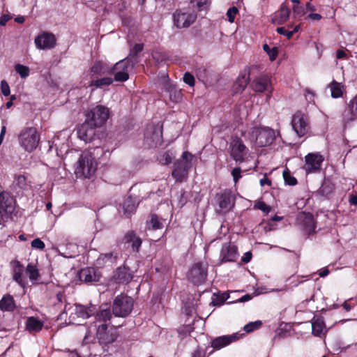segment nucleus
Listing matches in <instances>:
<instances>
[{
	"mask_svg": "<svg viewBox=\"0 0 357 357\" xmlns=\"http://www.w3.org/2000/svg\"><path fill=\"white\" fill-rule=\"evenodd\" d=\"M331 90V96L333 98H338L342 96L344 86L340 82L333 80L328 86Z\"/></svg>",
	"mask_w": 357,
	"mask_h": 357,
	"instance_id": "32",
	"label": "nucleus"
},
{
	"mask_svg": "<svg viewBox=\"0 0 357 357\" xmlns=\"http://www.w3.org/2000/svg\"><path fill=\"white\" fill-rule=\"evenodd\" d=\"M96 337L101 344H109L114 342L117 336V330L112 325L106 323L100 324L97 326Z\"/></svg>",
	"mask_w": 357,
	"mask_h": 357,
	"instance_id": "7",
	"label": "nucleus"
},
{
	"mask_svg": "<svg viewBox=\"0 0 357 357\" xmlns=\"http://www.w3.org/2000/svg\"><path fill=\"white\" fill-rule=\"evenodd\" d=\"M294 13L296 16L301 17L305 14V8L299 5L294 6L293 8Z\"/></svg>",
	"mask_w": 357,
	"mask_h": 357,
	"instance_id": "55",
	"label": "nucleus"
},
{
	"mask_svg": "<svg viewBox=\"0 0 357 357\" xmlns=\"http://www.w3.org/2000/svg\"><path fill=\"white\" fill-rule=\"evenodd\" d=\"M229 296L227 294H222L221 296H218L216 301H213V303L214 305H221L222 304L227 298Z\"/></svg>",
	"mask_w": 357,
	"mask_h": 357,
	"instance_id": "56",
	"label": "nucleus"
},
{
	"mask_svg": "<svg viewBox=\"0 0 357 357\" xmlns=\"http://www.w3.org/2000/svg\"><path fill=\"white\" fill-rule=\"evenodd\" d=\"M239 338L240 336L237 333L220 336L213 339L211 341V345L214 349L218 350L229 345Z\"/></svg>",
	"mask_w": 357,
	"mask_h": 357,
	"instance_id": "18",
	"label": "nucleus"
},
{
	"mask_svg": "<svg viewBox=\"0 0 357 357\" xmlns=\"http://www.w3.org/2000/svg\"><path fill=\"white\" fill-rule=\"evenodd\" d=\"M183 81L185 84H188L190 86H193L195 85V78L194 76L190 73H185L183 75Z\"/></svg>",
	"mask_w": 357,
	"mask_h": 357,
	"instance_id": "52",
	"label": "nucleus"
},
{
	"mask_svg": "<svg viewBox=\"0 0 357 357\" xmlns=\"http://www.w3.org/2000/svg\"><path fill=\"white\" fill-rule=\"evenodd\" d=\"M31 247L35 249L43 250L45 243L40 238H37L31 241Z\"/></svg>",
	"mask_w": 357,
	"mask_h": 357,
	"instance_id": "53",
	"label": "nucleus"
},
{
	"mask_svg": "<svg viewBox=\"0 0 357 357\" xmlns=\"http://www.w3.org/2000/svg\"><path fill=\"white\" fill-rule=\"evenodd\" d=\"M134 300L126 295L117 296L113 303L112 311L116 317H125L132 310Z\"/></svg>",
	"mask_w": 357,
	"mask_h": 357,
	"instance_id": "5",
	"label": "nucleus"
},
{
	"mask_svg": "<svg viewBox=\"0 0 357 357\" xmlns=\"http://www.w3.org/2000/svg\"><path fill=\"white\" fill-rule=\"evenodd\" d=\"M35 44L40 50L52 49L56 44V40L54 34L43 32L35 38Z\"/></svg>",
	"mask_w": 357,
	"mask_h": 357,
	"instance_id": "15",
	"label": "nucleus"
},
{
	"mask_svg": "<svg viewBox=\"0 0 357 357\" xmlns=\"http://www.w3.org/2000/svg\"><path fill=\"white\" fill-rule=\"evenodd\" d=\"M237 13L238 9L236 6H232L227 10L226 15L229 22L232 23L234 22L235 16Z\"/></svg>",
	"mask_w": 357,
	"mask_h": 357,
	"instance_id": "47",
	"label": "nucleus"
},
{
	"mask_svg": "<svg viewBox=\"0 0 357 357\" xmlns=\"http://www.w3.org/2000/svg\"><path fill=\"white\" fill-rule=\"evenodd\" d=\"M113 82V79L111 77H104L102 79L92 81L91 85L96 87H101L102 86L110 85Z\"/></svg>",
	"mask_w": 357,
	"mask_h": 357,
	"instance_id": "40",
	"label": "nucleus"
},
{
	"mask_svg": "<svg viewBox=\"0 0 357 357\" xmlns=\"http://www.w3.org/2000/svg\"><path fill=\"white\" fill-rule=\"evenodd\" d=\"M251 87L256 92L271 91V84L269 77L267 75H261L257 77L251 82Z\"/></svg>",
	"mask_w": 357,
	"mask_h": 357,
	"instance_id": "19",
	"label": "nucleus"
},
{
	"mask_svg": "<svg viewBox=\"0 0 357 357\" xmlns=\"http://www.w3.org/2000/svg\"><path fill=\"white\" fill-rule=\"evenodd\" d=\"M221 261H234L238 257L237 247L231 243H225L220 252Z\"/></svg>",
	"mask_w": 357,
	"mask_h": 357,
	"instance_id": "17",
	"label": "nucleus"
},
{
	"mask_svg": "<svg viewBox=\"0 0 357 357\" xmlns=\"http://www.w3.org/2000/svg\"><path fill=\"white\" fill-rule=\"evenodd\" d=\"M114 277L119 283L128 282L131 280V276L126 268H119Z\"/></svg>",
	"mask_w": 357,
	"mask_h": 357,
	"instance_id": "33",
	"label": "nucleus"
},
{
	"mask_svg": "<svg viewBox=\"0 0 357 357\" xmlns=\"http://www.w3.org/2000/svg\"><path fill=\"white\" fill-rule=\"evenodd\" d=\"M126 238L128 242L132 243V248L136 251H138L142 244L141 239L139 237L136 236V235L133 232L128 233L126 236Z\"/></svg>",
	"mask_w": 357,
	"mask_h": 357,
	"instance_id": "36",
	"label": "nucleus"
},
{
	"mask_svg": "<svg viewBox=\"0 0 357 357\" xmlns=\"http://www.w3.org/2000/svg\"><path fill=\"white\" fill-rule=\"evenodd\" d=\"M1 92L5 96H8L10 94V87L8 84L5 81L1 82Z\"/></svg>",
	"mask_w": 357,
	"mask_h": 357,
	"instance_id": "54",
	"label": "nucleus"
},
{
	"mask_svg": "<svg viewBox=\"0 0 357 357\" xmlns=\"http://www.w3.org/2000/svg\"><path fill=\"white\" fill-rule=\"evenodd\" d=\"M16 307L13 297L10 294L4 295L0 300V310L2 311H13Z\"/></svg>",
	"mask_w": 357,
	"mask_h": 357,
	"instance_id": "29",
	"label": "nucleus"
},
{
	"mask_svg": "<svg viewBox=\"0 0 357 357\" xmlns=\"http://www.w3.org/2000/svg\"><path fill=\"white\" fill-rule=\"evenodd\" d=\"M249 79V73L246 70L242 72L236 78L233 85L234 91L235 93L242 92L247 86Z\"/></svg>",
	"mask_w": 357,
	"mask_h": 357,
	"instance_id": "25",
	"label": "nucleus"
},
{
	"mask_svg": "<svg viewBox=\"0 0 357 357\" xmlns=\"http://www.w3.org/2000/svg\"><path fill=\"white\" fill-rule=\"evenodd\" d=\"M257 208L264 212L268 213L271 211L270 206L266 205L264 202H260L257 204Z\"/></svg>",
	"mask_w": 357,
	"mask_h": 357,
	"instance_id": "59",
	"label": "nucleus"
},
{
	"mask_svg": "<svg viewBox=\"0 0 357 357\" xmlns=\"http://www.w3.org/2000/svg\"><path fill=\"white\" fill-rule=\"evenodd\" d=\"M124 213L127 215H130L135 210V206L133 204L130 199H128L125 202L123 205Z\"/></svg>",
	"mask_w": 357,
	"mask_h": 357,
	"instance_id": "46",
	"label": "nucleus"
},
{
	"mask_svg": "<svg viewBox=\"0 0 357 357\" xmlns=\"http://www.w3.org/2000/svg\"><path fill=\"white\" fill-rule=\"evenodd\" d=\"M112 318V313L109 308L101 309L96 316V322L100 324L105 323Z\"/></svg>",
	"mask_w": 357,
	"mask_h": 357,
	"instance_id": "35",
	"label": "nucleus"
},
{
	"mask_svg": "<svg viewBox=\"0 0 357 357\" xmlns=\"http://www.w3.org/2000/svg\"><path fill=\"white\" fill-rule=\"evenodd\" d=\"M150 224L151 225L153 229H158L162 228V223L158 219L156 215H152L150 220Z\"/></svg>",
	"mask_w": 357,
	"mask_h": 357,
	"instance_id": "48",
	"label": "nucleus"
},
{
	"mask_svg": "<svg viewBox=\"0 0 357 357\" xmlns=\"http://www.w3.org/2000/svg\"><path fill=\"white\" fill-rule=\"evenodd\" d=\"M15 181L20 188H24L26 186V177L24 175L16 176Z\"/></svg>",
	"mask_w": 357,
	"mask_h": 357,
	"instance_id": "51",
	"label": "nucleus"
},
{
	"mask_svg": "<svg viewBox=\"0 0 357 357\" xmlns=\"http://www.w3.org/2000/svg\"><path fill=\"white\" fill-rule=\"evenodd\" d=\"M130 67V61L128 59H123L114 66L109 70V73L114 75V80L116 82H125L128 79V71Z\"/></svg>",
	"mask_w": 357,
	"mask_h": 357,
	"instance_id": "10",
	"label": "nucleus"
},
{
	"mask_svg": "<svg viewBox=\"0 0 357 357\" xmlns=\"http://www.w3.org/2000/svg\"><path fill=\"white\" fill-rule=\"evenodd\" d=\"M109 116V109L103 105L93 107L87 115V121L93 127H100L105 123Z\"/></svg>",
	"mask_w": 357,
	"mask_h": 357,
	"instance_id": "6",
	"label": "nucleus"
},
{
	"mask_svg": "<svg viewBox=\"0 0 357 357\" xmlns=\"http://www.w3.org/2000/svg\"><path fill=\"white\" fill-rule=\"evenodd\" d=\"M208 273V264L206 262L199 261L195 263L188 273V279L196 285L204 283Z\"/></svg>",
	"mask_w": 357,
	"mask_h": 357,
	"instance_id": "8",
	"label": "nucleus"
},
{
	"mask_svg": "<svg viewBox=\"0 0 357 357\" xmlns=\"http://www.w3.org/2000/svg\"><path fill=\"white\" fill-rule=\"evenodd\" d=\"M117 258V255L114 252L101 254L96 261V265L98 267H103L114 264Z\"/></svg>",
	"mask_w": 357,
	"mask_h": 357,
	"instance_id": "26",
	"label": "nucleus"
},
{
	"mask_svg": "<svg viewBox=\"0 0 357 357\" xmlns=\"http://www.w3.org/2000/svg\"><path fill=\"white\" fill-rule=\"evenodd\" d=\"M2 127H1V132H0V145L1 144L3 140V137H4V135L6 134V120H3L2 121Z\"/></svg>",
	"mask_w": 357,
	"mask_h": 357,
	"instance_id": "58",
	"label": "nucleus"
},
{
	"mask_svg": "<svg viewBox=\"0 0 357 357\" xmlns=\"http://www.w3.org/2000/svg\"><path fill=\"white\" fill-rule=\"evenodd\" d=\"M230 155L237 162H243L248 153V149L240 138L231 140L229 145Z\"/></svg>",
	"mask_w": 357,
	"mask_h": 357,
	"instance_id": "11",
	"label": "nucleus"
},
{
	"mask_svg": "<svg viewBox=\"0 0 357 357\" xmlns=\"http://www.w3.org/2000/svg\"><path fill=\"white\" fill-rule=\"evenodd\" d=\"M172 158V153L169 151H166L159 156L158 160L162 165H168L171 163Z\"/></svg>",
	"mask_w": 357,
	"mask_h": 357,
	"instance_id": "44",
	"label": "nucleus"
},
{
	"mask_svg": "<svg viewBox=\"0 0 357 357\" xmlns=\"http://www.w3.org/2000/svg\"><path fill=\"white\" fill-rule=\"evenodd\" d=\"M165 91L169 93V99L172 102H178L181 100V92L180 90L177 89L174 85L167 83L165 84Z\"/></svg>",
	"mask_w": 357,
	"mask_h": 357,
	"instance_id": "30",
	"label": "nucleus"
},
{
	"mask_svg": "<svg viewBox=\"0 0 357 357\" xmlns=\"http://www.w3.org/2000/svg\"><path fill=\"white\" fill-rule=\"evenodd\" d=\"M14 199L6 192L0 193V215L1 216L11 214L15 210Z\"/></svg>",
	"mask_w": 357,
	"mask_h": 357,
	"instance_id": "16",
	"label": "nucleus"
},
{
	"mask_svg": "<svg viewBox=\"0 0 357 357\" xmlns=\"http://www.w3.org/2000/svg\"><path fill=\"white\" fill-rule=\"evenodd\" d=\"M261 325V321H256L254 322H250L249 324H246L243 329L246 333H250L253 331L254 330L259 328Z\"/></svg>",
	"mask_w": 357,
	"mask_h": 357,
	"instance_id": "45",
	"label": "nucleus"
},
{
	"mask_svg": "<svg viewBox=\"0 0 357 357\" xmlns=\"http://www.w3.org/2000/svg\"><path fill=\"white\" fill-rule=\"evenodd\" d=\"M283 176H284V181L287 184H288L289 185H294L296 184V183H297L296 179L294 177L291 176L288 172L284 171Z\"/></svg>",
	"mask_w": 357,
	"mask_h": 357,
	"instance_id": "50",
	"label": "nucleus"
},
{
	"mask_svg": "<svg viewBox=\"0 0 357 357\" xmlns=\"http://www.w3.org/2000/svg\"><path fill=\"white\" fill-rule=\"evenodd\" d=\"M192 357H204V355L200 350L197 349L192 353Z\"/></svg>",
	"mask_w": 357,
	"mask_h": 357,
	"instance_id": "64",
	"label": "nucleus"
},
{
	"mask_svg": "<svg viewBox=\"0 0 357 357\" xmlns=\"http://www.w3.org/2000/svg\"><path fill=\"white\" fill-rule=\"evenodd\" d=\"M21 146L26 151L36 149L40 141V136L34 127H28L23 129L18 135Z\"/></svg>",
	"mask_w": 357,
	"mask_h": 357,
	"instance_id": "4",
	"label": "nucleus"
},
{
	"mask_svg": "<svg viewBox=\"0 0 357 357\" xmlns=\"http://www.w3.org/2000/svg\"><path fill=\"white\" fill-rule=\"evenodd\" d=\"M94 128L88 121L83 123L77 130L79 138L86 142L91 141L95 134Z\"/></svg>",
	"mask_w": 357,
	"mask_h": 357,
	"instance_id": "22",
	"label": "nucleus"
},
{
	"mask_svg": "<svg viewBox=\"0 0 357 357\" xmlns=\"http://www.w3.org/2000/svg\"><path fill=\"white\" fill-rule=\"evenodd\" d=\"M234 205V200L231 192L229 190L223 192L219 198L220 211L222 213H226L230 211Z\"/></svg>",
	"mask_w": 357,
	"mask_h": 357,
	"instance_id": "20",
	"label": "nucleus"
},
{
	"mask_svg": "<svg viewBox=\"0 0 357 357\" xmlns=\"http://www.w3.org/2000/svg\"><path fill=\"white\" fill-rule=\"evenodd\" d=\"M194 155L188 151H184L180 159H178L174 165L172 176L176 181L182 182L186 179L188 171L192 167V160Z\"/></svg>",
	"mask_w": 357,
	"mask_h": 357,
	"instance_id": "2",
	"label": "nucleus"
},
{
	"mask_svg": "<svg viewBox=\"0 0 357 357\" xmlns=\"http://www.w3.org/2000/svg\"><path fill=\"white\" fill-rule=\"evenodd\" d=\"M13 267V278L21 287H24L25 283L22 278L24 266L19 261L15 260L11 262Z\"/></svg>",
	"mask_w": 357,
	"mask_h": 357,
	"instance_id": "24",
	"label": "nucleus"
},
{
	"mask_svg": "<svg viewBox=\"0 0 357 357\" xmlns=\"http://www.w3.org/2000/svg\"><path fill=\"white\" fill-rule=\"evenodd\" d=\"M291 126L298 137L305 135L309 130L310 126L307 116L301 112H296L292 116Z\"/></svg>",
	"mask_w": 357,
	"mask_h": 357,
	"instance_id": "9",
	"label": "nucleus"
},
{
	"mask_svg": "<svg viewBox=\"0 0 357 357\" xmlns=\"http://www.w3.org/2000/svg\"><path fill=\"white\" fill-rule=\"evenodd\" d=\"M43 327V324L38 319L30 317L27 320L26 328L29 331H38Z\"/></svg>",
	"mask_w": 357,
	"mask_h": 357,
	"instance_id": "37",
	"label": "nucleus"
},
{
	"mask_svg": "<svg viewBox=\"0 0 357 357\" xmlns=\"http://www.w3.org/2000/svg\"><path fill=\"white\" fill-rule=\"evenodd\" d=\"M308 18L313 20H320L321 19V15L318 13H311L307 16Z\"/></svg>",
	"mask_w": 357,
	"mask_h": 357,
	"instance_id": "63",
	"label": "nucleus"
},
{
	"mask_svg": "<svg viewBox=\"0 0 357 357\" xmlns=\"http://www.w3.org/2000/svg\"><path fill=\"white\" fill-rule=\"evenodd\" d=\"M343 121L350 122L357 118V96L354 97L348 103L342 113Z\"/></svg>",
	"mask_w": 357,
	"mask_h": 357,
	"instance_id": "21",
	"label": "nucleus"
},
{
	"mask_svg": "<svg viewBox=\"0 0 357 357\" xmlns=\"http://www.w3.org/2000/svg\"><path fill=\"white\" fill-rule=\"evenodd\" d=\"M15 70L22 78L28 77L29 74V68L27 66L21 64H16L15 66Z\"/></svg>",
	"mask_w": 357,
	"mask_h": 357,
	"instance_id": "41",
	"label": "nucleus"
},
{
	"mask_svg": "<svg viewBox=\"0 0 357 357\" xmlns=\"http://www.w3.org/2000/svg\"><path fill=\"white\" fill-rule=\"evenodd\" d=\"M91 314L92 310L90 308H87L82 305H76L72 317L73 319H75V318L85 319L89 318Z\"/></svg>",
	"mask_w": 357,
	"mask_h": 357,
	"instance_id": "31",
	"label": "nucleus"
},
{
	"mask_svg": "<svg viewBox=\"0 0 357 357\" xmlns=\"http://www.w3.org/2000/svg\"><path fill=\"white\" fill-rule=\"evenodd\" d=\"M315 225L312 215L307 216L305 220V229L307 233H311L314 231Z\"/></svg>",
	"mask_w": 357,
	"mask_h": 357,
	"instance_id": "43",
	"label": "nucleus"
},
{
	"mask_svg": "<svg viewBox=\"0 0 357 357\" xmlns=\"http://www.w3.org/2000/svg\"><path fill=\"white\" fill-rule=\"evenodd\" d=\"M26 273L31 281L38 280L40 276L38 268L36 264L33 263L28 264L26 268Z\"/></svg>",
	"mask_w": 357,
	"mask_h": 357,
	"instance_id": "34",
	"label": "nucleus"
},
{
	"mask_svg": "<svg viewBox=\"0 0 357 357\" xmlns=\"http://www.w3.org/2000/svg\"><path fill=\"white\" fill-rule=\"evenodd\" d=\"M191 3L193 6H196L199 10H203L207 8L208 0H192Z\"/></svg>",
	"mask_w": 357,
	"mask_h": 357,
	"instance_id": "49",
	"label": "nucleus"
},
{
	"mask_svg": "<svg viewBox=\"0 0 357 357\" xmlns=\"http://www.w3.org/2000/svg\"><path fill=\"white\" fill-rule=\"evenodd\" d=\"M241 168L236 167V168L233 169V170L231 172V174L233 176L234 181L235 183H236L238 181V180L241 178Z\"/></svg>",
	"mask_w": 357,
	"mask_h": 357,
	"instance_id": "57",
	"label": "nucleus"
},
{
	"mask_svg": "<svg viewBox=\"0 0 357 357\" xmlns=\"http://www.w3.org/2000/svg\"><path fill=\"white\" fill-rule=\"evenodd\" d=\"M252 259V253L250 252H247L242 258V261L244 263L249 262Z\"/></svg>",
	"mask_w": 357,
	"mask_h": 357,
	"instance_id": "60",
	"label": "nucleus"
},
{
	"mask_svg": "<svg viewBox=\"0 0 357 357\" xmlns=\"http://www.w3.org/2000/svg\"><path fill=\"white\" fill-rule=\"evenodd\" d=\"M79 278L86 283H92L99 281L100 275L93 268H86L82 270Z\"/></svg>",
	"mask_w": 357,
	"mask_h": 357,
	"instance_id": "28",
	"label": "nucleus"
},
{
	"mask_svg": "<svg viewBox=\"0 0 357 357\" xmlns=\"http://www.w3.org/2000/svg\"><path fill=\"white\" fill-rule=\"evenodd\" d=\"M143 50V45L142 44H136L132 48V52L135 54H137L142 52Z\"/></svg>",
	"mask_w": 357,
	"mask_h": 357,
	"instance_id": "61",
	"label": "nucleus"
},
{
	"mask_svg": "<svg viewBox=\"0 0 357 357\" xmlns=\"http://www.w3.org/2000/svg\"><path fill=\"white\" fill-rule=\"evenodd\" d=\"M91 72L95 74L102 75L105 73H109V70H107L105 65L103 63L98 61L96 62L91 67Z\"/></svg>",
	"mask_w": 357,
	"mask_h": 357,
	"instance_id": "38",
	"label": "nucleus"
},
{
	"mask_svg": "<svg viewBox=\"0 0 357 357\" xmlns=\"http://www.w3.org/2000/svg\"><path fill=\"white\" fill-rule=\"evenodd\" d=\"M312 333L317 337L325 335L327 333L324 321L321 317H314L311 321Z\"/></svg>",
	"mask_w": 357,
	"mask_h": 357,
	"instance_id": "23",
	"label": "nucleus"
},
{
	"mask_svg": "<svg viewBox=\"0 0 357 357\" xmlns=\"http://www.w3.org/2000/svg\"><path fill=\"white\" fill-rule=\"evenodd\" d=\"M263 50L268 54L271 61H274L276 59L278 53L276 47L270 48L267 44H264Z\"/></svg>",
	"mask_w": 357,
	"mask_h": 357,
	"instance_id": "42",
	"label": "nucleus"
},
{
	"mask_svg": "<svg viewBox=\"0 0 357 357\" xmlns=\"http://www.w3.org/2000/svg\"><path fill=\"white\" fill-rule=\"evenodd\" d=\"M324 158L319 153H310L305 157L303 169L307 174L315 173L320 170Z\"/></svg>",
	"mask_w": 357,
	"mask_h": 357,
	"instance_id": "13",
	"label": "nucleus"
},
{
	"mask_svg": "<svg viewBox=\"0 0 357 357\" xmlns=\"http://www.w3.org/2000/svg\"><path fill=\"white\" fill-rule=\"evenodd\" d=\"M290 10L284 5H282L280 10L275 13L272 19V22L276 24H282L287 22L289 17Z\"/></svg>",
	"mask_w": 357,
	"mask_h": 357,
	"instance_id": "27",
	"label": "nucleus"
},
{
	"mask_svg": "<svg viewBox=\"0 0 357 357\" xmlns=\"http://www.w3.org/2000/svg\"><path fill=\"white\" fill-rule=\"evenodd\" d=\"M10 20V17L8 15H3L0 18V24L2 26L6 25L7 22Z\"/></svg>",
	"mask_w": 357,
	"mask_h": 357,
	"instance_id": "62",
	"label": "nucleus"
},
{
	"mask_svg": "<svg viewBox=\"0 0 357 357\" xmlns=\"http://www.w3.org/2000/svg\"><path fill=\"white\" fill-rule=\"evenodd\" d=\"M250 135V139L259 147L271 144L275 138L274 130L268 127L252 128Z\"/></svg>",
	"mask_w": 357,
	"mask_h": 357,
	"instance_id": "3",
	"label": "nucleus"
},
{
	"mask_svg": "<svg viewBox=\"0 0 357 357\" xmlns=\"http://www.w3.org/2000/svg\"><path fill=\"white\" fill-rule=\"evenodd\" d=\"M145 144L149 148L157 147L162 142V133L160 128L150 126L146 128L144 136Z\"/></svg>",
	"mask_w": 357,
	"mask_h": 357,
	"instance_id": "14",
	"label": "nucleus"
},
{
	"mask_svg": "<svg viewBox=\"0 0 357 357\" xmlns=\"http://www.w3.org/2000/svg\"><path fill=\"white\" fill-rule=\"evenodd\" d=\"M102 153L98 148L84 150L75 164V174L79 178H89L93 176L98 165V156Z\"/></svg>",
	"mask_w": 357,
	"mask_h": 357,
	"instance_id": "1",
	"label": "nucleus"
},
{
	"mask_svg": "<svg viewBox=\"0 0 357 357\" xmlns=\"http://www.w3.org/2000/svg\"><path fill=\"white\" fill-rule=\"evenodd\" d=\"M299 26H296L292 31H288L284 27H278L276 31L281 35L285 36L288 39H290L293 34L297 32Z\"/></svg>",
	"mask_w": 357,
	"mask_h": 357,
	"instance_id": "39",
	"label": "nucleus"
},
{
	"mask_svg": "<svg viewBox=\"0 0 357 357\" xmlns=\"http://www.w3.org/2000/svg\"><path fill=\"white\" fill-rule=\"evenodd\" d=\"M174 25L179 29L188 27L197 19V15L193 12H185L183 10H176L174 15Z\"/></svg>",
	"mask_w": 357,
	"mask_h": 357,
	"instance_id": "12",
	"label": "nucleus"
}]
</instances>
